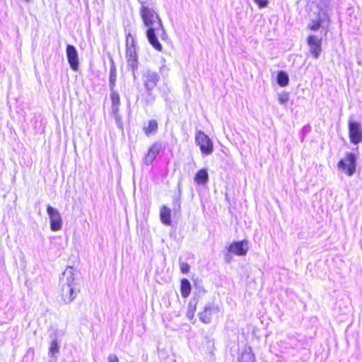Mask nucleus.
<instances>
[{
  "label": "nucleus",
  "instance_id": "f257e3e1",
  "mask_svg": "<svg viewBox=\"0 0 362 362\" xmlns=\"http://www.w3.org/2000/svg\"><path fill=\"white\" fill-rule=\"evenodd\" d=\"M141 4L139 14L144 24L148 28L146 33L147 39L155 49L160 52L163 47L159 42L156 35L160 31L163 32L164 30L162 21L153 8L146 6L144 2Z\"/></svg>",
  "mask_w": 362,
  "mask_h": 362
},
{
  "label": "nucleus",
  "instance_id": "f03ea898",
  "mask_svg": "<svg viewBox=\"0 0 362 362\" xmlns=\"http://www.w3.org/2000/svg\"><path fill=\"white\" fill-rule=\"evenodd\" d=\"M195 144L199 146L203 156H209L214 151V143L211 139L204 132L199 130L195 133Z\"/></svg>",
  "mask_w": 362,
  "mask_h": 362
},
{
  "label": "nucleus",
  "instance_id": "7ed1b4c3",
  "mask_svg": "<svg viewBox=\"0 0 362 362\" xmlns=\"http://www.w3.org/2000/svg\"><path fill=\"white\" fill-rule=\"evenodd\" d=\"M337 166L343 173L348 176H351L356 172V158L354 153L348 152L345 154L344 159H341Z\"/></svg>",
  "mask_w": 362,
  "mask_h": 362
},
{
  "label": "nucleus",
  "instance_id": "20e7f679",
  "mask_svg": "<svg viewBox=\"0 0 362 362\" xmlns=\"http://www.w3.org/2000/svg\"><path fill=\"white\" fill-rule=\"evenodd\" d=\"M248 242L246 240L232 242L227 248L228 253L226 255V259L230 260V255L238 256H245L248 252Z\"/></svg>",
  "mask_w": 362,
  "mask_h": 362
},
{
  "label": "nucleus",
  "instance_id": "39448f33",
  "mask_svg": "<svg viewBox=\"0 0 362 362\" xmlns=\"http://www.w3.org/2000/svg\"><path fill=\"white\" fill-rule=\"evenodd\" d=\"M348 133L351 144L357 145L362 142V126L360 122L349 120L348 122Z\"/></svg>",
  "mask_w": 362,
  "mask_h": 362
},
{
  "label": "nucleus",
  "instance_id": "423d86ee",
  "mask_svg": "<svg viewBox=\"0 0 362 362\" xmlns=\"http://www.w3.org/2000/svg\"><path fill=\"white\" fill-rule=\"evenodd\" d=\"M322 37L310 34L307 37L306 42L309 47V53L314 59L319 58L322 52Z\"/></svg>",
  "mask_w": 362,
  "mask_h": 362
},
{
  "label": "nucleus",
  "instance_id": "0eeeda50",
  "mask_svg": "<svg viewBox=\"0 0 362 362\" xmlns=\"http://www.w3.org/2000/svg\"><path fill=\"white\" fill-rule=\"evenodd\" d=\"M47 212L50 219V229L52 231L59 230L62 228V220L58 210L50 205H47Z\"/></svg>",
  "mask_w": 362,
  "mask_h": 362
},
{
  "label": "nucleus",
  "instance_id": "6e6552de",
  "mask_svg": "<svg viewBox=\"0 0 362 362\" xmlns=\"http://www.w3.org/2000/svg\"><path fill=\"white\" fill-rule=\"evenodd\" d=\"M79 291L76 284H66L62 287V298L65 303H69L76 298Z\"/></svg>",
  "mask_w": 362,
  "mask_h": 362
},
{
  "label": "nucleus",
  "instance_id": "1a4fd4ad",
  "mask_svg": "<svg viewBox=\"0 0 362 362\" xmlns=\"http://www.w3.org/2000/svg\"><path fill=\"white\" fill-rule=\"evenodd\" d=\"M330 18L325 11H321L317 14V18L312 20L311 22L308 25L307 29L310 31H317L321 27L325 22L329 23Z\"/></svg>",
  "mask_w": 362,
  "mask_h": 362
},
{
  "label": "nucleus",
  "instance_id": "9d476101",
  "mask_svg": "<svg viewBox=\"0 0 362 362\" xmlns=\"http://www.w3.org/2000/svg\"><path fill=\"white\" fill-rule=\"evenodd\" d=\"M161 149V146L160 144L155 142L151 144L147 150V152L144 155V163L146 165H149L152 164L154 160L156 158L158 155L159 154Z\"/></svg>",
  "mask_w": 362,
  "mask_h": 362
},
{
  "label": "nucleus",
  "instance_id": "9b49d317",
  "mask_svg": "<svg viewBox=\"0 0 362 362\" xmlns=\"http://www.w3.org/2000/svg\"><path fill=\"white\" fill-rule=\"evenodd\" d=\"M125 57L128 66L132 70V73L134 74L135 71L138 69L139 65L138 54L136 53V49H126Z\"/></svg>",
  "mask_w": 362,
  "mask_h": 362
},
{
  "label": "nucleus",
  "instance_id": "f8f14e48",
  "mask_svg": "<svg viewBox=\"0 0 362 362\" xmlns=\"http://www.w3.org/2000/svg\"><path fill=\"white\" fill-rule=\"evenodd\" d=\"M66 57L71 68L74 71H77L78 69V58L74 46L71 45L66 46Z\"/></svg>",
  "mask_w": 362,
  "mask_h": 362
},
{
  "label": "nucleus",
  "instance_id": "ddd939ff",
  "mask_svg": "<svg viewBox=\"0 0 362 362\" xmlns=\"http://www.w3.org/2000/svg\"><path fill=\"white\" fill-rule=\"evenodd\" d=\"M159 81V76L154 72L148 71L144 75V85L148 90L154 89Z\"/></svg>",
  "mask_w": 362,
  "mask_h": 362
},
{
  "label": "nucleus",
  "instance_id": "4468645a",
  "mask_svg": "<svg viewBox=\"0 0 362 362\" xmlns=\"http://www.w3.org/2000/svg\"><path fill=\"white\" fill-rule=\"evenodd\" d=\"M218 309L212 305L204 307V310L199 313V319L204 323H209L211 321L212 315L218 312Z\"/></svg>",
  "mask_w": 362,
  "mask_h": 362
},
{
  "label": "nucleus",
  "instance_id": "2eb2a0df",
  "mask_svg": "<svg viewBox=\"0 0 362 362\" xmlns=\"http://www.w3.org/2000/svg\"><path fill=\"white\" fill-rule=\"evenodd\" d=\"M255 356L251 347H245L238 358L239 362H255Z\"/></svg>",
  "mask_w": 362,
  "mask_h": 362
},
{
  "label": "nucleus",
  "instance_id": "dca6fc26",
  "mask_svg": "<svg viewBox=\"0 0 362 362\" xmlns=\"http://www.w3.org/2000/svg\"><path fill=\"white\" fill-rule=\"evenodd\" d=\"M160 218L161 222L167 226H170L172 223L170 209L163 205L160 209Z\"/></svg>",
  "mask_w": 362,
  "mask_h": 362
},
{
  "label": "nucleus",
  "instance_id": "f3484780",
  "mask_svg": "<svg viewBox=\"0 0 362 362\" xmlns=\"http://www.w3.org/2000/svg\"><path fill=\"white\" fill-rule=\"evenodd\" d=\"M158 129V124L156 119H151L148 122L147 126L143 127V130L146 136H149L151 134H154L157 132Z\"/></svg>",
  "mask_w": 362,
  "mask_h": 362
},
{
  "label": "nucleus",
  "instance_id": "a211bd4d",
  "mask_svg": "<svg viewBox=\"0 0 362 362\" xmlns=\"http://www.w3.org/2000/svg\"><path fill=\"white\" fill-rule=\"evenodd\" d=\"M192 286L188 279L183 278L180 280V293L181 296L186 298L191 293Z\"/></svg>",
  "mask_w": 362,
  "mask_h": 362
},
{
  "label": "nucleus",
  "instance_id": "6ab92c4d",
  "mask_svg": "<svg viewBox=\"0 0 362 362\" xmlns=\"http://www.w3.org/2000/svg\"><path fill=\"white\" fill-rule=\"evenodd\" d=\"M209 179L208 173L206 169L199 170L194 176V181L199 185H205Z\"/></svg>",
  "mask_w": 362,
  "mask_h": 362
},
{
  "label": "nucleus",
  "instance_id": "aec40b11",
  "mask_svg": "<svg viewBox=\"0 0 362 362\" xmlns=\"http://www.w3.org/2000/svg\"><path fill=\"white\" fill-rule=\"evenodd\" d=\"M110 99L112 102V109L114 113H117L119 106L120 105V97L117 92L114 90H111Z\"/></svg>",
  "mask_w": 362,
  "mask_h": 362
},
{
  "label": "nucleus",
  "instance_id": "412c9836",
  "mask_svg": "<svg viewBox=\"0 0 362 362\" xmlns=\"http://www.w3.org/2000/svg\"><path fill=\"white\" fill-rule=\"evenodd\" d=\"M197 303L198 302L195 299L191 300L188 303L186 316L190 320H193L194 317V315L197 311Z\"/></svg>",
  "mask_w": 362,
  "mask_h": 362
},
{
  "label": "nucleus",
  "instance_id": "4be33fe9",
  "mask_svg": "<svg viewBox=\"0 0 362 362\" xmlns=\"http://www.w3.org/2000/svg\"><path fill=\"white\" fill-rule=\"evenodd\" d=\"M116 79H117V70H116L115 66L114 64H112L110 67V76H109L110 90H112L115 89Z\"/></svg>",
  "mask_w": 362,
  "mask_h": 362
},
{
  "label": "nucleus",
  "instance_id": "5701e85b",
  "mask_svg": "<svg viewBox=\"0 0 362 362\" xmlns=\"http://www.w3.org/2000/svg\"><path fill=\"white\" fill-rule=\"evenodd\" d=\"M288 75L283 71H280L277 74V83L281 86L284 87L288 84Z\"/></svg>",
  "mask_w": 362,
  "mask_h": 362
},
{
  "label": "nucleus",
  "instance_id": "b1692460",
  "mask_svg": "<svg viewBox=\"0 0 362 362\" xmlns=\"http://www.w3.org/2000/svg\"><path fill=\"white\" fill-rule=\"evenodd\" d=\"M131 48L136 49V42L134 36L129 32L125 37V49H130Z\"/></svg>",
  "mask_w": 362,
  "mask_h": 362
},
{
  "label": "nucleus",
  "instance_id": "393cba45",
  "mask_svg": "<svg viewBox=\"0 0 362 362\" xmlns=\"http://www.w3.org/2000/svg\"><path fill=\"white\" fill-rule=\"evenodd\" d=\"M59 350V344L56 340L52 341L50 343V346L49 349V353L52 356L54 355L55 354L58 353Z\"/></svg>",
  "mask_w": 362,
  "mask_h": 362
},
{
  "label": "nucleus",
  "instance_id": "a878e982",
  "mask_svg": "<svg viewBox=\"0 0 362 362\" xmlns=\"http://www.w3.org/2000/svg\"><path fill=\"white\" fill-rule=\"evenodd\" d=\"M180 272L184 274H188L190 270V266L185 262L180 261Z\"/></svg>",
  "mask_w": 362,
  "mask_h": 362
},
{
  "label": "nucleus",
  "instance_id": "bb28decb",
  "mask_svg": "<svg viewBox=\"0 0 362 362\" xmlns=\"http://www.w3.org/2000/svg\"><path fill=\"white\" fill-rule=\"evenodd\" d=\"M255 1L258 5L259 8H260L266 7L268 4L267 0H255Z\"/></svg>",
  "mask_w": 362,
  "mask_h": 362
},
{
  "label": "nucleus",
  "instance_id": "cd10ccee",
  "mask_svg": "<svg viewBox=\"0 0 362 362\" xmlns=\"http://www.w3.org/2000/svg\"><path fill=\"white\" fill-rule=\"evenodd\" d=\"M107 360L109 362H119L117 356L115 354L109 355Z\"/></svg>",
  "mask_w": 362,
  "mask_h": 362
}]
</instances>
